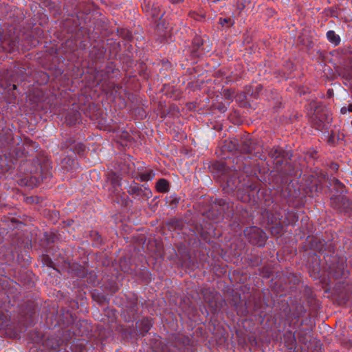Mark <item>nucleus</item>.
I'll list each match as a JSON object with an SVG mask.
<instances>
[{"mask_svg": "<svg viewBox=\"0 0 352 352\" xmlns=\"http://www.w3.org/2000/svg\"><path fill=\"white\" fill-rule=\"evenodd\" d=\"M261 233L262 231L256 227L250 228L245 230V234L249 236L250 241L252 243L257 244L259 246H261L263 243L262 242L256 241L255 236L259 235L262 237Z\"/></svg>", "mask_w": 352, "mask_h": 352, "instance_id": "1", "label": "nucleus"}, {"mask_svg": "<svg viewBox=\"0 0 352 352\" xmlns=\"http://www.w3.org/2000/svg\"><path fill=\"white\" fill-rule=\"evenodd\" d=\"M327 37L329 41L333 43L334 45H338L340 42V38L339 35L336 34L333 30H329L327 32Z\"/></svg>", "mask_w": 352, "mask_h": 352, "instance_id": "2", "label": "nucleus"}, {"mask_svg": "<svg viewBox=\"0 0 352 352\" xmlns=\"http://www.w3.org/2000/svg\"><path fill=\"white\" fill-rule=\"evenodd\" d=\"M156 188L161 192H167L168 190V182L164 179H160L156 183Z\"/></svg>", "mask_w": 352, "mask_h": 352, "instance_id": "3", "label": "nucleus"}, {"mask_svg": "<svg viewBox=\"0 0 352 352\" xmlns=\"http://www.w3.org/2000/svg\"><path fill=\"white\" fill-rule=\"evenodd\" d=\"M153 177V174L152 173H146L141 175V180L142 181H148L151 180Z\"/></svg>", "mask_w": 352, "mask_h": 352, "instance_id": "4", "label": "nucleus"}, {"mask_svg": "<svg viewBox=\"0 0 352 352\" xmlns=\"http://www.w3.org/2000/svg\"><path fill=\"white\" fill-rule=\"evenodd\" d=\"M111 182H112V184L113 185V187L115 188L113 192L116 191H118V188L120 186V182H119L118 177H116L115 179H112Z\"/></svg>", "mask_w": 352, "mask_h": 352, "instance_id": "5", "label": "nucleus"}, {"mask_svg": "<svg viewBox=\"0 0 352 352\" xmlns=\"http://www.w3.org/2000/svg\"><path fill=\"white\" fill-rule=\"evenodd\" d=\"M145 322V327L144 329V331L145 332H147L149 329H150V327L151 326V323L149 320H146Z\"/></svg>", "mask_w": 352, "mask_h": 352, "instance_id": "6", "label": "nucleus"}, {"mask_svg": "<svg viewBox=\"0 0 352 352\" xmlns=\"http://www.w3.org/2000/svg\"><path fill=\"white\" fill-rule=\"evenodd\" d=\"M6 316L0 311V322H3Z\"/></svg>", "mask_w": 352, "mask_h": 352, "instance_id": "7", "label": "nucleus"}, {"mask_svg": "<svg viewBox=\"0 0 352 352\" xmlns=\"http://www.w3.org/2000/svg\"><path fill=\"white\" fill-rule=\"evenodd\" d=\"M340 111H341V113H343V114L346 113L349 111V110H348V107H342V108L341 109Z\"/></svg>", "mask_w": 352, "mask_h": 352, "instance_id": "8", "label": "nucleus"}, {"mask_svg": "<svg viewBox=\"0 0 352 352\" xmlns=\"http://www.w3.org/2000/svg\"><path fill=\"white\" fill-rule=\"evenodd\" d=\"M153 16L156 19H160L162 16V14L160 13H155V12L153 14Z\"/></svg>", "mask_w": 352, "mask_h": 352, "instance_id": "9", "label": "nucleus"}, {"mask_svg": "<svg viewBox=\"0 0 352 352\" xmlns=\"http://www.w3.org/2000/svg\"><path fill=\"white\" fill-rule=\"evenodd\" d=\"M169 1L173 3H177L182 1L183 0H169Z\"/></svg>", "mask_w": 352, "mask_h": 352, "instance_id": "10", "label": "nucleus"}, {"mask_svg": "<svg viewBox=\"0 0 352 352\" xmlns=\"http://www.w3.org/2000/svg\"><path fill=\"white\" fill-rule=\"evenodd\" d=\"M348 110L349 112H352V104L349 105Z\"/></svg>", "mask_w": 352, "mask_h": 352, "instance_id": "11", "label": "nucleus"}, {"mask_svg": "<svg viewBox=\"0 0 352 352\" xmlns=\"http://www.w3.org/2000/svg\"><path fill=\"white\" fill-rule=\"evenodd\" d=\"M220 21H221V23L222 25H223V23H228V21L227 19H223V21H222L221 19H220Z\"/></svg>", "mask_w": 352, "mask_h": 352, "instance_id": "12", "label": "nucleus"}, {"mask_svg": "<svg viewBox=\"0 0 352 352\" xmlns=\"http://www.w3.org/2000/svg\"><path fill=\"white\" fill-rule=\"evenodd\" d=\"M276 152H277V153H278V154H277V155H273V156H275L276 157H278V156L280 155L281 151H279L278 152V151H277V150H276Z\"/></svg>", "mask_w": 352, "mask_h": 352, "instance_id": "13", "label": "nucleus"}]
</instances>
